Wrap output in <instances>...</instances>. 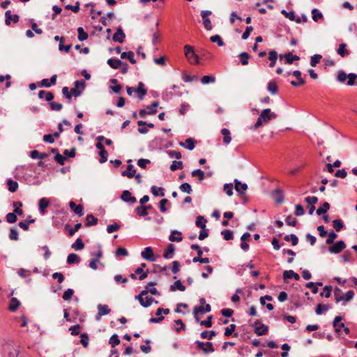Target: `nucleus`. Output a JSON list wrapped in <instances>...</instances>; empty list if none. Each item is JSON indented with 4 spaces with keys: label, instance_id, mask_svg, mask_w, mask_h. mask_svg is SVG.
I'll use <instances>...</instances> for the list:
<instances>
[{
    "label": "nucleus",
    "instance_id": "1a4fd4ad",
    "mask_svg": "<svg viewBox=\"0 0 357 357\" xmlns=\"http://www.w3.org/2000/svg\"><path fill=\"white\" fill-rule=\"evenodd\" d=\"M125 38H126V34L124 33L122 27L119 26L116 29V31L113 35L112 40L114 42L123 43L124 42Z\"/></svg>",
    "mask_w": 357,
    "mask_h": 357
},
{
    "label": "nucleus",
    "instance_id": "6ab92c4d",
    "mask_svg": "<svg viewBox=\"0 0 357 357\" xmlns=\"http://www.w3.org/2000/svg\"><path fill=\"white\" fill-rule=\"evenodd\" d=\"M144 84L139 82L138 83L137 88L135 89V92L138 94V98L139 100H142L144 97V96L147 93V90L144 89Z\"/></svg>",
    "mask_w": 357,
    "mask_h": 357
},
{
    "label": "nucleus",
    "instance_id": "e2e57ef3",
    "mask_svg": "<svg viewBox=\"0 0 357 357\" xmlns=\"http://www.w3.org/2000/svg\"><path fill=\"white\" fill-rule=\"evenodd\" d=\"M183 167V165L182 161L174 160L172 162V165H170V170L174 172L178 169H182Z\"/></svg>",
    "mask_w": 357,
    "mask_h": 357
},
{
    "label": "nucleus",
    "instance_id": "f257e3e1",
    "mask_svg": "<svg viewBox=\"0 0 357 357\" xmlns=\"http://www.w3.org/2000/svg\"><path fill=\"white\" fill-rule=\"evenodd\" d=\"M277 117V114L272 112L271 109H264L261 111L258 116L257 122L253 126V129L257 130L264 124L267 123L270 120L274 119Z\"/></svg>",
    "mask_w": 357,
    "mask_h": 357
},
{
    "label": "nucleus",
    "instance_id": "8fccbe9b",
    "mask_svg": "<svg viewBox=\"0 0 357 357\" xmlns=\"http://www.w3.org/2000/svg\"><path fill=\"white\" fill-rule=\"evenodd\" d=\"M207 220L204 218V216L199 215L197 218L195 225L197 227H200L202 229L206 228V223Z\"/></svg>",
    "mask_w": 357,
    "mask_h": 357
},
{
    "label": "nucleus",
    "instance_id": "473e14b6",
    "mask_svg": "<svg viewBox=\"0 0 357 357\" xmlns=\"http://www.w3.org/2000/svg\"><path fill=\"white\" fill-rule=\"evenodd\" d=\"M221 134L223 135V142L225 144H229L231 140L230 131L227 128H222L221 130Z\"/></svg>",
    "mask_w": 357,
    "mask_h": 357
},
{
    "label": "nucleus",
    "instance_id": "2f4dec72",
    "mask_svg": "<svg viewBox=\"0 0 357 357\" xmlns=\"http://www.w3.org/2000/svg\"><path fill=\"white\" fill-rule=\"evenodd\" d=\"M221 134L223 135V142L225 144H229L231 140L230 131L227 128H222L221 130Z\"/></svg>",
    "mask_w": 357,
    "mask_h": 357
},
{
    "label": "nucleus",
    "instance_id": "e433bc0d",
    "mask_svg": "<svg viewBox=\"0 0 357 357\" xmlns=\"http://www.w3.org/2000/svg\"><path fill=\"white\" fill-rule=\"evenodd\" d=\"M331 308L330 305L318 304L315 312L317 315H321L323 312L328 311Z\"/></svg>",
    "mask_w": 357,
    "mask_h": 357
},
{
    "label": "nucleus",
    "instance_id": "5701e85b",
    "mask_svg": "<svg viewBox=\"0 0 357 357\" xmlns=\"http://www.w3.org/2000/svg\"><path fill=\"white\" fill-rule=\"evenodd\" d=\"M211 310V307L209 304H206L204 307L202 306H196L193 309V314H204L206 312H209Z\"/></svg>",
    "mask_w": 357,
    "mask_h": 357
},
{
    "label": "nucleus",
    "instance_id": "5fc2aeb1",
    "mask_svg": "<svg viewBox=\"0 0 357 357\" xmlns=\"http://www.w3.org/2000/svg\"><path fill=\"white\" fill-rule=\"evenodd\" d=\"M216 335V333L214 331H204L201 333V337L203 339L212 340L214 336Z\"/></svg>",
    "mask_w": 357,
    "mask_h": 357
},
{
    "label": "nucleus",
    "instance_id": "0e129e2a",
    "mask_svg": "<svg viewBox=\"0 0 357 357\" xmlns=\"http://www.w3.org/2000/svg\"><path fill=\"white\" fill-rule=\"evenodd\" d=\"M337 237V234L334 231H331L328 233V237L326 241L327 245H331L333 243L335 239Z\"/></svg>",
    "mask_w": 357,
    "mask_h": 357
},
{
    "label": "nucleus",
    "instance_id": "37998d69",
    "mask_svg": "<svg viewBox=\"0 0 357 357\" xmlns=\"http://www.w3.org/2000/svg\"><path fill=\"white\" fill-rule=\"evenodd\" d=\"M7 185L8 186V190L11 192H15L18 188L17 182L11 178L7 180Z\"/></svg>",
    "mask_w": 357,
    "mask_h": 357
},
{
    "label": "nucleus",
    "instance_id": "393cba45",
    "mask_svg": "<svg viewBox=\"0 0 357 357\" xmlns=\"http://www.w3.org/2000/svg\"><path fill=\"white\" fill-rule=\"evenodd\" d=\"M44 97L47 101L50 102L54 99V96L53 93L50 91H45L44 90L40 91L38 93V98L40 99H43Z\"/></svg>",
    "mask_w": 357,
    "mask_h": 357
},
{
    "label": "nucleus",
    "instance_id": "603ef678",
    "mask_svg": "<svg viewBox=\"0 0 357 357\" xmlns=\"http://www.w3.org/2000/svg\"><path fill=\"white\" fill-rule=\"evenodd\" d=\"M333 227L337 231H340L344 228V225L340 219H335L333 221Z\"/></svg>",
    "mask_w": 357,
    "mask_h": 357
},
{
    "label": "nucleus",
    "instance_id": "4c0bfd02",
    "mask_svg": "<svg viewBox=\"0 0 357 357\" xmlns=\"http://www.w3.org/2000/svg\"><path fill=\"white\" fill-rule=\"evenodd\" d=\"M267 90L273 95L278 93V87L275 81L272 80L268 83Z\"/></svg>",
    "mask_w": 357,
    "mask_h": 357
},
{
    "label": "nucleus",
    "instance_id": "7ed1b4c3",
    "mask_svg": "<svg viewBox=\"0 0 357 357\" xmlns=\"http://www.w3.org/2000/svg\"><path fill=\"white\" fill-rule=\"evenodd\" d=\"M184 50L185 56L190 63L196 64L199 63V56L197 54H195L192 46L190 45H185L184 46Z\"/></svg>",
    "mask_w": 357,
    "mask_h": 357
},
{
    "label": "nucleus",
    "instance_id": "423d86ee",
    "mask_svg": "<svg viewBox=\"0 0 357 357\" xmlns=\"http://www.w3.org/2000/svg\"><path fill=\"white\" fill-rule=\"evenodd\" d=\"M211 14L212 12L211 10H204L201 11V17L203 20L204 26L208 31H211L213 28L211 20L208 18V16Z\"/></svg>",
    "mask_w": 357,
    "mask_h": 357
},
{
    "label": "nucleus",
    "instance_id": "680f3d73",
    "mask_svg": "<svg viewBox=\"0 0 357 357\" xmlns=\"http://www.w3.org/2000/svg\"><path fill=\"white\" fill-rule=\"evenodd\" d=\"M322 56L321 54H314L310 59V65L315 67L319 62Z\"/></svg>",
    "mask_w": 357,
    "mask_h": 357
},
{
    "label": "nucleus",
    "instance_id": "39448f33",
    "mask_svg": "<svg viewBox=\"0 0 357 357\" xmlns=\"http://www.w3.org/2000/svg\"><path fill=\"white\" fill-rule=\"evenodd\" d=\"M164 314L165 315L169 313V310L168 308H162L159 307L157 309L155 312V315L158 317V318L151 317L149 319L150 323H159L165 319L163 316H161V314Z\"/></svg>",
    "mask_w": 357,
    "mask_h": 357
},
{
    "label": "nucleus",
    "instance_id": "4be33fe9",
    "mask_svg": "<svg viewBox=\"0 0 357 357\" xmlns=\"http://www.w3.org/2000/svg\"><path fill=\"white\" fill-rule=\"evenodd\" d=\"M175 252V248L174 244H169L167 249L165 250L163 253V257L165 259H172Z\"/></svg>",
    "mask_w": 357,
    "mask_h": 357
},
{
    "label": "nucleus",
    "instance_id": "69168bd1",
    "mask_svg": "<svg viewBox=\"0 0 357 357\" xmlns=\"http://www.w3.org/2000/svg\"><path fill=\"white\" fill-rule=\"evenodd\" d=\"M9 238L13 241H17L19 239L18 230L15 227L10 228Z\"/></svg>",
    "mask_w": 357,
    "mask_h": 357
},
{
    "label": "nucleus",
    "instance_id": "f704fd0d",
    "mask_svg": "<svg viewBox=\"0 0 357 357\" xmlns=\"http://www.w3.org/2000/svg\"><path fill=\"white\" fill-rule=\"evenodd\" d=\"M151 191L152 194L155 197H157V196L164 197L165 196L164 188L162 187H157L155 185H153L151 188Z\"/></svg>",
    "mask_w": 357,
    "mask_h": 357
},
{
    "label": "nucleus",
    "instance_id": "052dcab7",
    "mask_svg": "<svg viewBox=\"0 0 357 357\" xmlns=\"http://www.w3.org/2000/svg\"><path fill=\"white\" fill-rule=\"evenodd\" d=\"M179 189L183 192L191 194L192 192V187L188 183H183L179 186Z\"/></svg>",
    "mask_w": 357,
    "mask_h": 357
},
{
    "label": "nucleus",
    "instance_id": "49530a36",
    "mask_svg": "<svg viewBox=\"0 0 357 357\" xmlns=\"http://www.w3.org/2000/svg\"><path fill=\"white\" fill-rule=\"evenodd\" d=\"M347 44L346 43H342L339 45L338 49L337 50V53L344 57L346 55L349 54V51L346 49Z\"/></svg>",
    "mask_w": 357,
    "mask_h": 357
},
{
    "label": "nucleus",
    "instance_id": "bb28decb",
    "mask_svg": "<svg viewBox=\"0 0 357 357\" xmlns=\"http://www.w3.org/2000/svg\"><path fill=\"white\" fill-rule=\"evenodd\" d=\"M107 63L113 69L120 68L121 65L123 64V62L120 59L114 58L109 59Z\"/></svg>",
    "mask_w": 357,
    "mask_h": 357
},
{
    "label": "nucleus",
    "instance_id": "c03bdc74",
    "mask_svg": "<svg viewBox=\"0 0 357 357\" xmlns=\"http://www.w3.org/2000/svg\"><path fill=\"white\" fill-rule=\"evenodd\" d=\"M238 57L240 59L241 63L243 66H246L248 64V61L250 58V55L248 53L244 52L239 54Z\"/></svg>",
    "mask_w": 357,
    "mask_h": 357
},
{
    "label": "nucleus",
    "instance_id": "c756f323",
    "mask_svg": "<svg viewBox=\"0 0 357 357\" xmlns=\"http://www.w3.org/2000/svg\"><path fill=\"white\" fill-rule=\"evenodd\" d=\"M268 331V326L262 324L260 326H257L255 328V333L259 335H266Z\"/></svg>",
    "mask_w": 357,
    "mask_h": 357
},
{
    "label": "nucleus",
    "instance_id": "7c9ffc66",
    "mask_svg": "<svg viewBox=\"0 0 357 357\" xmlns=\"http://www.w3.org/2000/svg\"><path fill=\"white\" fill-rule=\"evenodd\" d=\"M268 59L271 61L269 64V67L273 68L275 66L277 59H278V53L275 50H271L268 52Z\"/></svg>",
    "mask_w": 357,
    "mask_h": 357
},
{
    "label": "nucleus",
    "instance_id": "a878e982",
    "mask_svg": "<svg viewBox=\"0 0 357 357\" xmlns=\"http://www.w3.org/2000/svg\"><path fill=\"white\" fill-rule=\"evenodd\" d=\"M82 227V223H77L73 228H71L69 225H66L64 226V229L68 231V235L70 236H73L75 232H77Z\"/></svg>",
    "mask_w": 357,
    "mask_h": 357
},
{
    "label": "nucleus",
    "instance_id": "338daca9",
    "mask_svg": "<svg viewBox=\"0 0 357 357\" xmlns=\"http://www.w3.org/2000/svg\"><path fill=\"white\" fill-rule=\"evenodd\" d=\"M212 43H216L218 46L222 47L224 45V42L219 35H214L210 38Z\"/></svg>",
    "mask_w": 357,
    "mask_h": 357
},
{
    "label": "nucleus",
    "instance_id": "79ce46f5",
    "mask_svg": "<svg viewBox=\"0 0 357 357\" xmlns=\"http://www.w3.org/2000/svg\"><path fill=\"white\" fill-rule=\"evenodd\" d=\"M330 208V204L328 203V202H324L321 206H319L317 209V214L318 215H323V214H325Z\"/></svg>",
    "mask_w": 357,
    "mask_h": 357
},
{
    "label": "nucleus",
    "instance_id": "6e6552de",
    "mask_svg": "<svg viewBox=\"0 0 357 357\" xmlns=\"http://www.w3.org/2000/svg\"><path fill=\"white\" fill-rule=\"evenodd\" d=\"M141 256L145 260L153 262L155 260V258L153 255V249L151 247L145 248L144 250L142 252Z\"/></svg>",
    "mask_w": 357,
    "mask_h": 357
},
{
    "label": "nucleus",
    "instance_id": "ea45409f",
    "mask_svg": "<svg viewBox=\"0 0 357 357\" xmlns=\"http://www.w3.org/2000/svg\"><path fill=\"white\" fill-rule=\"evenodd\" d=\"M22 203L21 202H14L13 203V206L14 208L13 213L17 214L19 215H22L24 214L23 211L20 208L22 206Z\"/></svg>",
    "mask_w": 357,
    "mask_h": 357
},
{
    "label": "nucleus",
    "instance_id": "4468645a",
    "mask_svg": "<svg viewBox=\"0 0 357 357\" xmlns=\"http://www.w3.org/2000/svg\"><path fill=\"white\" fill-rule=\"evenodd\" d=\"M5 24L7 26H9L10 24V21H13V22L17 23L19 22V15H11L10 10H8L5 13Z\"/></svg>",
    "mask_w": 357,
    "mask_h": 357
},
{
    "label": "nucleus",
    "instance_id": "9d476101",
    "mask_svg": "<svg viewBox=\"0 0 357 357\" xmlns=\"http://www.w3.org/2000/svg\"><path fill=\"white\" fill-rule=\"evenodd\" d=\"M121 199L126 203L135 204L137 202L135 197L132 196L130 192L128 190L123 191Z\"/></svg>",
    "mask_w": 357,
    "mask_h": 357
},
{
    "label": "nucleus",
    "instance_id": "20e7f679",
    "mask_svg": "<svg viewBox=\"0 0 357 357\" xmlns=\"http://www.w3.org/2000/svg\"><path fill=\"white\" fill-rule=\"evenodd\" d=\"M195 344L197 349L202 350L204 354L213 353L215 351L213 343L211 342L204 343L199 340H196Z\"/></svg>",
    "mask_w": 357,
    "mask_h": 357
},
{
    "label": "nucleus",
    "instance_id": "3c124183",
    "mask_svg": "<svg viewBox=\"0 0 357 357\" xmlns=\"http://www.w3.org/2000/svg\"><path fill=\"white\" fill-rule=\"evenodd\" d=\"M33 222H35V219H31V220H25L22 221V222H20L18 223V226L20 228H22L23 230L28 231L29 229V225L31 224V223H33Z\"/></svg>",
    "mask_w": 357,
    "mask_h": 357
},
{
    "label": "nucleus",
    "instance_id": "ddd939ff",
    "mask_svg": "<svg viewBox=\"0 0 357 357\" xmlns=\"http://www.w3.org/2000/svg\"><path fill=\"white\" fill-rule=\"evenodd\" d=\"M354 294L355 293L353 290H349L340 296V297H338V298L336 299V303L340 301L349 302L354 298Z\"/></svg>",
    "mask_w": 357,
    "mask_h": 357
},
{
    "label": "nucleus",
    "instance_id": "f3484780",
    "mask_svg": "<svg viewBox=\"0 0 357 357\" xmlns=\"http://www.w3.org/2000/svg\"><path fill=\"white\" fill-rule=\"evenodd\" d=\"M70 208L79 217L84 215L83 206L81 204L76 205V204L70 201L69 203Z\"/></svg>",
    "mask_w": 357,
    "mask_h": 357
},
{
    "label": "nucleus",
    "instance_id": "72a5a7b5",
    "mask_svg": "<svg viewBox=\"0 0 357 357\" xmlns=\"http://www.w3.org/2000/svg\"><path fill=\"white\" fill-rule=\"evenodd\" d=\"M275 201L277 204H282L284 202V196L282 190L277 188L274 191Z\"/></svg>",
    "mask_w": 357,
    "mask_h": 357
},
{
    "label": "nucleus",
    "instance_id": "6e6d98bb",
    "mask_svg": "<svg viewBox=\"0 0 357 357\" xmlns=\"http://www.w3.org/2000/svg\"><path fill=\"white\" fill-rule=\"evenodd\" d=\"M135 271V274L139 275V280H144L147 277L148 273L149 272V270L147 269L146 271L144 273L142 267H138L137 268H136Z\"/></svg>",
    "mask_w": 357,
    "mask_h": 357
},
{
    "label": "nucleus",
    "instance_id": "c9c22d12",
    "mask_svg": "<svg viewBox=\"0 0 357 357\" xmlns=\"http://www.w3.org/2000/svg\"><path fill=\"white\" fill-rule=\"evenodd\" d=\"M176 289H178L181 291H184L185 290V287L181 283V280H176L170 286V290L172 291H175Z\"/></svg>",
    "mask_w": 357,
    "mask_h": 357
},
{
    "label": "nucleus",
    "instance_id": "0eeeda50",
    "mask_svg": "<svg viewBox=\"0 0 357 357\" xmlns=\"http://www.w3.org/2000/svg\"><path fill=\"white\" fill-rule=\"evenodd\" d=\"M346 248V244L343 241H339L333 243L328 248V251L332 254H338Z\"/></svg>",
    "mask_w": 357,
    "mask_h": 357
},
{
    "label": "nucleus",
    "instance_id": "f03ea898",
    "mask_svg": "<svg viewBox=\"0 0 357 357\" xmlns=\"http://www.w3.org/2000/svg\"><path fill=\"white\" fill-rule=\"evenodd\" d=\"M19 345L13 340H8L2 346L3 351L8 357H18Z\"/></svg>",
    "mask_w": 357,
    "mask_h": 357
},
{
    "label": "nucleus",
    "instance_id": "aec40b11",
    "mask_svg": "<svg viewBox=\"0 0 357 357\" xmlns=\"http://www.w3.org/2000/svg\"><path fill=\"white\" fill-rule=\"evenodd\" d=\"M281 13L284 15L287 18H289L291 21H295L296 23H301V18L299 17H296L295 13L294 11L287 12L286 10H282Z\"/></svg>",
    "mask_w": 357,
    "mask_h": 357
},
{
    "label": "nucleus",
    "instance_id": "c85d7f7f",
    "mask_svg": "<svg viewBox=\"0 0 357 357\" xmlns=\"http://www.w3.org/2000/svg\"><path fill=\"white\" fill-rule=\"evenodd\" d=\"M98 224V219L93 214H88L86 217V227L94 226Z\"/></svg>",
    "mask_w": 357,
    "mask_h": 357
},
{
    "label": "nucleus",
    "instance_id": "58836bf2",
    "mask_svg": "<svg viewBox=\"0 0 357 357\" xmlns=\"http://www.w3.org/2000/svg\"><path fill=\"white\" fill-rule=\"evenodd\" d=\"M80 261L79 257L75 253H70L67 257V263L68 264H77Z\"/></svg>",
    "mask_w": 357,
    "mask_h": 357
},
{
    "label": "nucleus",
    "instance_id": "864d4df0",
    "mask_svg": "<svg viewBox=\"0 0 357 357\" xmlns=\"http://www.w3.org/2000/svg\"><path fill=\"white\" fill-rule=\"evenodd\" d=\"M109 344L112 347H115L116 345L120 344V340L117 334H113L109 340Z\"/></svg>",
    "mask_w": 357,
    "mask_h": 357
},
{
    "label": "nucleus",
    "instance_id": "cd10ccee",
    "mask_svg": "<svg viewBox=\"0 0 357 357\" xmlns=\"http://www.w3.org/2000/svg\"><path fill=\"white\" fill-rule=\"evenodd\" d=\"M121 58L123 59H128L132 64H135L137 63L134 58V53L132 51L122 52L121 54Z\"/></svg>",
    "mask_w": 357,
    "mask_h": 357
},
{
    "label": "nucleus",
    "instance_id": "774afa93",
    "mask_svg": "<svg viewBox=\"0 0 357 357\" xmlns=\"http://www.w3.org/2000/svg\"><path fill=\"white\" fill-rule=\"evenodd\" d=\"M332 287L331 286H325L324 288V291L320 294L321 297L330 298L331 296Z\"/></svg>",
    "mask_w": 357,
    "mask_h": 357
},
{
    "label": "nucleus",
    "instance_id": "2eb2a0df",
    "mask_svg": "<svg viewBox=\"0 0 357 357\" xmlns=\"http://www.w3.org/2000/svg\"><path fill=\"white\" fill-rule=\"evenodd\" d=\"M196 141L193 138H188L184 142H180L179 145L185 149L192 151L195 149Z\"/></svg>",
    "mask_w": 357,
    "mask_h": 357
},
{
    "label": "nucleus",
    "instance_id": "de8ad7c7",
    "mask_svg": "<svg viewBox=\"0 0 357 357\" xmlns=\"http://www.w3.org/2000/svg\"><path fill=\"white\" fill-rule=\"evenodd\" d=\"M286 241H291L292 245H296L298 243V238L296 235L291 234L286 235L284 238Z\"/></svg>",
    "mask_w": 357,
    "mask_h": 357
},
{
    "label": "nucleus",
    "instance_id": "13d9d810",
    "mask_svg": "<svg viewBox=\"0 0 357 357\" xmlns=\"http://www.w3.org/2000/svg\"><path fill=\"white\" fill-rule=\"evenodd\" d=\"M135 211L137 214L140 217H144L148 215V211H146V208L144 206H139L135 208Z\"/></svg>",
    "mask_w": 357,
    "mask_h": 357
},
{
    "label": "nucleus",
    "instance_id": "b1692460",
    "mask_svg": "<svg viewBox=\"0 0 357 357\" xmlns=\"http://www.w3.org/2000/svg\"><path fill=\"white\" fill-rule=\"evenodd\" d=\"M182 234L178 230H173L169 236V240L172 242H180L182 241Z\"/></svg>",
    "mask_w": 357,
    "mask_h": 357
},
{
    "label": "nucleus",
    "instance_id": "dca6fc26",
    "mask_svg": "<svg viewBox=\"0 0 357 357\" xmlns=\"http://www.w3.org/2000/svg\"><path fill=\"white\" fill-rule=\"evenodd\" d=\"M282 58L285 59V62L288 64H291L294 61H298L300 59V57L297 55H294L291 52H289L286 54H280V59Z\"/></svg>",
    "mask_w": 357,
    "mask_h": 357
},
{
    "label": "nucleus",
    "instance_id": "a19ab883",
    "mask_svg": "<svg viewBox=\"0 0 357 357\" xmlns=\"http://www.w3.org/2000/svg\"><path fill=\"white\" fill-rule=\"evenodd\" d=\"M20 305V302L16 298H12L9 305V310L15 312L17 310Z\"/></svg>",
    "mask_w": 357,
    "mask_h": 357
},
{
    "label": "nucleus",
    "instance_id": "a211bd4d",
    "mask_svg": "<svg viewBox=\"0 0 357 357\" xmlns=\"http://www.w3.org/2000/svg\"><path fill=\"white\" fill-rule=\"evenodd\" d=\"M234 182V184H235V190L241 195H243L244 192L243 191H241V190H243V191L246 190L248 189V185L246 183H242L237 178H235Z\"/></svg>",
    "mask_w": 357,
    "mask_h": 357
},
{
    "label": "nucleus",
    "instance_id": "09e8293b",
    "mask_svg": "<svg viewBox=\"0 0 357 357\" xmlns=\"http://www.w3.org/2000/svg\"><path fill=\"white\" fill-rule=\"evenodd\" d=\"M77 33H78L77 38L79 41L86 40L89 37L88 33L84 31V30L82 27H79L77 29Z\"/></svg>",
    "mask_w": 357,
    "mask_h": 357
},
{
    "label": "nucleus",
    "instance_id": "bf43d9fd",
    "mask_svg": "<svg viewBox=\"0 0 357 357\" xmlns=\"http://www.w3.org/2000/svg\"><path fill=\"white\" fill-rule=\"evenodd\" d=\"M215 81V77L212 75H204L201 79V82L203 84H208L210 83H213Z\"/></svg>",
    "mask_w": 357,
    "mask_h": 357
},
{
    "label": "nucleus",
    "instance_id": "9b49d317",
    "mask_svg": "<svg viewBox=\"0 0 357 357\" xmlns=\"http://www.w3.org/2000/svg\"><path fill=\"white\" fill-rule=\"evenodd\" d=\"M97 308L98 310L96 317L97 320H99L102 316L107 315L111 312V310L107 305L98 304Z\"/></svg>",
    "mask_w": 357,
    "mask_h": 357
},
{
    "label": "nucleus",
    "instance_id": "412c9836",
    "mask_svg": "<svg viewBox=\"0 0 357 357\" xmlns=\"http://www.w3.org/2000/svg\"><path fill=\"white\" fill-rule=\"evenodd\" d=\"M294 278L296 280L300 279V276L298 273H295L293 270L284 271L283 272V279L287 280V279Z\"/></svg>",
    "mask_w": 357,
    "mask_h": 357
},
{
    "label": "nucleus",
    "instance_id": "4d7b16f0",
    "mask_svg": "<svg viewBox=\"0 0 357 357\" xmlns=\"http://www.w3.org/2000/svg\"><path fill=\"white\" fill-rule=\"evenodd\" d=\"M191 175L192 176H197L199 182H202L204 178V172L200 169L193 170L191 173Z\"/></svg>",
    "mask_w": 357,
    "mask_h": 357
},
{
    "label": "nucleus",
    "instance_id": "a18cd8bd",
    "mask_svg": "<svg viewBox=\"0 0 357 357\" xmlns=\"http://www.w3.org/2000/svg\"><path fill=\"white\" fill-rule=\"evenodd\" d=\"M71 248L75 250H81L84 248V243L80 238H78L75 242L72 244Z\"/></svg>",
    "mask_w": 357,
    "mask_h": 357
},
{
    "label": "nucleus",
    "instance_id": "f8f14e48",
    "mask_svg": "<svg viewBox=\"0 0 357 357\" xmlns=\"http://www.w3.org/2000/svg\"><path fill=\"white\" fill-rule=\"evenodd\" d=\"M50 204V200L47 198L43 197L38 201V210L41 215H45L47 212L46 208Z\"/></svg>",
    "mask_w": 357,
    "mask_h": 357
}]
</instances>
